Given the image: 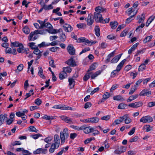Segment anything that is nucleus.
Masks as SVG:
<instances>
[{"instance_id": "64", "label": "nucleus", "mask_w": 155, "mask_h": 155, "mask_svg": "<svg viewBox=\"0 0 155 155\" xmlns=\"http://www.w3.org/2000/svg\"><path fill=\"white\" fill-rule=\"evenodd\" d=\"M31 153L27 150H25L23 153H22L20 155H31Z\"/></svg>"}, {"instance_id": "36", "label": "nucleus", "mask_w": 155, "mask_h": 155, "mask_svg": "<svg viewBox=\"0 0 155 155\" xmlns=\"http://www.w3.org/2000/svg\"><path fill=\"white\" fill-rule=\"evenodd\" d=\"M152 37L153 36L151 35L147 37L143 40V43L145 44L147 42H149L151 41Z\"/></svg>"}, {"instance_id": "37", "label": "nucleus", "mask_w": 155, "mask_h": 155, "mask_svg": "<svg viewBox=\"0 0 155 155\" xmlns=\"http://www.w3.org/2000/svg\"><path fill=\"white\" fill-rule=\"evenodd\" d=\"M63 71L65 72L70 73L71 72V69L68 67H63Z\"/></svg>"}, {"instance_id": "60", "label": "nucleus", "mask_w": 155, "mask_h": 155, "mask_svg": "<svg viewBox=\"0 0 155 155\" xmlns=\"http://www.w3.org/2000/svg\"><path fill=\"white\" fill-rule=\"evenodd\" d=\"M44 27H45L47 28H49L50 29L53 28L52 25L49 22H47L46 23H45Z\"/></svg>"}, {"instance_id": "43", "label": "nucleus", "mask_w": 155, "mask_h": 155, "mask_svg": "<svg viewBox=\"0 0 155 155\" xmlns=\"http://www.w3.org/2000/svg\"><path fill=\"white\" fill-rule=\"evenodd\" d=\"M22 31L23 32L26 34H28L30 32V30L27 26H25L22 29Z\"/></svg>"}, {"instance_id": "58", "label": "nucleus", "mask_w": 155, "mask_h": 155, "mask_svg": "<svg viewBox=\"0 0 155 155\" xmlns=\"http://www.w3.org/2000/svg\"><path fill=\"white\" fill-rule=\"evenodd\" d=\"M95 139V138L94 137H91V138H88L87 139L85 140V141H84V143L85 144H86L88 143H89V142L90 141H91L92 140H94Z\"/></svg>"}, {"instance_id": "55", "label": "nucleus", "mask_w": 155, "mask_h": 155, "mask_svg": "<svg viewBox=\"0 0 155 155\" xmlns=\"http://www.w3.org/2000/svg\"><path fill=\"white\" fill-rule=\"evenodd\" d=\"M128 32L127 30V29H125L121 33L120 35V37H123L125 36Z\"/></svg>"}, {"instance_id": "6", "label": "nucleus", "mask_w": 155, "mask_h": 155, "mask_svg": "<svg viewBox=\"0 0 155 155\" xmlns=\"http://www.w3.org/2000/svg\"><path fill=\"white\" fill-rule=\"evenodd\" d=\"M94 18L95 21L97 22L103 23L104 21L102 15L100 13L94 12Z\"/></svg>"}, {"instance_id": "51", "label": "nucleus", "mask_w": 155, "mask_h": 155, "mask_svg": "<svg viewBox=\"0 0 155 155\" xmlns=\"http://www.w3.org/2000/svg\"><path fill=\"white\" fill-rule=\"evenodd\" d=\"M92 129H93V130H92V131L91 132L93 133V134L94 136H95L96 135L98 134H99L100 132L99 131L96 130L95 128L92 127Z\"/></svg>"}, {"instance_id": "1", "label": "nucleus", "mask_w": 155, "mask_h": 155, "mask_svg": "<svg viewBox=\"0 0 155 155\" xmlns=\"http://www.w3.org/2000/svg\"><path fill=\"white\" fill-rule=\"evenodd\" d=\"M60 137L61 143H64L65 142V140L69 137L68 131L67 128H64L62 131H61Z\"/></svg>"}, {"instance_id": "4", "label": "nucleus", "mask_w": 155, "mask_h": 155, "mask_svg": "<svg viewBox=\"0 0 155 155\" xmlns=\"http://www.w3.org/2000/svg\"><path fill=\"white\" fill-rule=\"evenodd\" d=\"M140 122L143 123H149L153 120V118L149 115L143 116L140 120Z\"/></svg>"}, {"instance_id": "30", "label": "nucleus", "mask_w": 155, "mask_h": 155, "mask_svg": "<svg viewBox=\"0 0 155 155\" xmlns=\"http://www.w3.org/2000/svg\"><path fill=\"white\" fill-rule=\"evenodd\" d=\"M87 73H86L83 78V80L84 81H87L91 77L90 72H87Z\"/></svg>"}, {"instance_id": "44", "label": "nucleus", "mask_w": 155, "mask_h": 155, "mask_svg": "<svg viewBox=\"0 0 155 155\" xmlns=\"http://www.w3.org/2000/svg\"><path fill=\"white\" fill-rule=\"evenodd\" d=\"M127 105L123 103L120 104L118 106V108L120 109H123L126 107Z\"/></svg>"}, {"instance_id": "26", "label": "nucleus", "mask_w": 155, "mask_h": 155, "mask_svg": "<svg viewBox=\"0 0 155 155\" xmlns=\"http://www.w3.org/2000/svg\"><path fill=\"white\" fill-rule=\"evenodd\" d=\"M137 18L138 19V23H143L145 19V14L143 13L141 16H138Z\"/></svg>"}, {"instance_id": "62", "label": "nucleus", "mask_w": 155, "mask_h": 155, "mask_svg": "<svg viewBox=\"0 0 155 155\" xmlns=\"http://www.w3.org/2000/svg\"><path fill=\"white\" fill-rule=\"evenodd\" d=\"M41 101L39 98L36 99L35 101V103L37 105H39L41 103Z\"/></svg>"}, {"instance_id": "12", "label": "nucleus", "mask_w": 155, "mask_h": 155, "mask_svg": "<svg viewBox=\"0 0 155 155\" xmlns=\"http://www.w3.org/2000/svg\"><path fill=\"white\" fill-rule=\"evenodd\" d=\"M85 121L87 123H97L99 121V119L97 117H93L85 119Z\"/></svg>"}, {"instance_id": "17", "label": "nucleus", "mask_w": 155, "mask_h": 155, "mask_svg": "<svg viewBox=\"0 0 155 155\" xmlns=\"http://www.w3.org/2000/svg\"><path fill=\"white\" fill-rule=\"evenodd\" d=\"M90 73H91V79H94L98 75H100L101 72V71L100 70L97 71L94 73L92 72H90Z\"/></svg>"}, {"instance_id": "57", "label": "nucleus", "mask_w": 155, "mask_h": 155, "mask_svg": "<svg viewBox=\"0 0 155 155\" xmlns=\"http://www.w3.org/2000/svg\"><path fill=\"white\" fill-rule=\"evenodd\" d=\"M137 11L132 16H130V17L127 18L126 20V23H129L132 20V18L137 14Z\"/></svg>"}, {"instance_id": "28", "label": "nucleus", "mask_w": 155, "mask_h": 155, "mask_svg": "<svg viewBox=\"0 0 155 155\" xmlns=\"http://www.w3.org/2000/svg\"><path fill=\"white\" fill-rule=\"evenodd\" d=\"M138 43H137L134 45L131 48L128 50V53L129 54H131L133 51H134L135 49L137 47L138 45Z\"/></svg>"}, {"instance_id": "10", "label": "nucleus", "mask_w": 155, "mask_h": 155, "mask_svg": "<svg viewBox=\"0 0 155 155\" xmlns=\"http://www.w3.org/2000/svg\"><path fill=\"white\" fill-rule=\"evenodd\" d=\"M54 143L52 144L59 147L60 142L59 136L58 134H55L54 136Z\"/></svg>"}, {"instance_id": "46", "label": "nucleus", "mask_w": 155, "mask_h": 155, "mask_svg": "<svg viewBox=\"0 0 155 155\" xmlns=\"http://www.w3.org/2000/svg\"><path fill=\"white\" fill-rule=\"evenodd\" d=\"M42 118L44 119L48 120H52L54 119V118L53 117L48 116L46 115H45L43 116Z\"/></svg>"}, {"instance_id": "16", "label": "nucleus", "mask_w": 155, "mask_h": 155, "mask_svg": "<svg viewBox=\"0 0 155 155\" xmlns=\"http://www.w3.org/2000/svg\"><path fill=\"white\" fill-rule=\"evenodd\" d=\"M63 27L64 31L67 32H70L72 30V28L71 26L69 24H64Z\"/></svg>"}, {"instance_id": "47", "label": "nucleus", "mask_w": 155, "mask_h": 155, "mask_svg": "<svg viewBox=\"0 0 155 155\" xmlns=\"http://www.w3.org/2000/svg\"><path fill=\"white\" fill-rule=\"evenodd\" d=\"M146 68V65L144 64H142L140 65L138 68V71H143Z\"/></svg>"}, {"instance_id": "38", "label": "nucleus", "mask_w": 155, "mask_h": 155, "mask_svg": "<svg viewBox=\"0 0 155 155\" xmlns=\"http://www.w3.org/2000/svg\"><path fill=\"white\" fill-rule=\"evenodd\" d=\"M137 87L136 85H134V86H132L129 93V94L130 95L133 94L137 89Z\"/></svg>"}, {"instance_id": "34", "label": "nucleus", "mask_w": 155, "mask_h": 155, "mask_svg": "<svg viewBox=\"0 0 155 155\" xmlns=\"http://www.w3.org/2000/svg\"><path fill=\"white\" fill-rule=\"evenodd\" d=\"M39 70L38 71V74L40 77L42 79H45V77L43 74V71L41 68H38Z\"/></svg>"}, {"instance_id": "45", "label": "nucleus", "mask_w": 155, "mask_h": 155, "mask_svg": "<svg viewBox=\"0 0 155 155\" xmlns=\"http://www.w3.org/2000/svg\"><path fill=\"white\" fill-rule=\"evenodd\" d=\"M110 97V94L107 92H106L103 95V99H102L105 100L109 98Z\"/></svg>"}, {"instance_id": "2", "label": "nucleus", "mask_w": 155, "mask_h": 155, "mask_svg": "<svg viewBox=\"0 0 155 155\" xmlns=\"http://www.w3.org/2000/svg\"><path fill=\"white\" fill-rule=\"evenodd\" d=\"M78 41L79 43L84 42L86 45H91L97 42L96 41H89L84 37L79 38L78 40Z\"/></svg>"}, {"instance_id": "25", "label": "nucleus", "mask_w": 155, "mask_h": 155, "mask_svg": "<svg viewBox=\"0 0 155 155\" xmlns=\"http://www.w3.org/2000/svg\"><path fill=\"white\" fill-rule=\"evenodd\" d=\"M155 18V16L154 15L151 16L147 20L146 24V27H148L150 24L152 22Z\"/></svg>"}, {"instance_id": "23", "label": "nucleus", "mask_w": 155, "mask_h": 155, "mask_svg": "<svg viewBox=\"0 0 155 155\" xmlns=\"http://www.w3.org/2000/svg\"><path fill=\"white\" fill-rule=\"evenodd\" d=\"M126 60L125 59L123 60L117 66L116 68L117 71L119 72L121 70Z\"/></svg>"}, {"instance_id": "18", "label": "nucleus", "mask_w": 155, "mask_h": 155, "mask_svg": "<svg viewBox=\"0 0 155 155\" xmlns=\"http://www.w3.org/2000/svg\"><path fill=\"white\" fill-rule=\"evenodd\" d=\"M122 54H120L115 56L111 61L110 62L112 63H117L120 59Z\"/></svg>"}, {"instance_id": "52", "label": "nucleus", "mask_w": 155, "mask_h": 155, "mask_svg": "<svg viewBox=\"0 0 155 155\" xmlns=\"http://www.w3.org/2000/svg\"><path fill=\"white\" fill-rule=\"evenodd\" d=\"M48 45V43L46 44L45 42H42L41 43L38 44V46L40 48H41L45 46H48L47 45Z\"/></svg>"}, {"instance_id": "7", "label": "nucleus", "mask_w": 155, "mask_h": 155, "mask_svg": "<svg viewBox=\"0 0 155 155\" xmlns=\"http://www.w3.org/2000/svg\"><path fill=\"white\" fill-rule=\"evenodd\" d=\"M39 4L41 6H43L44 9L46 11L52 9L54 8L51 4L48 5H47L44 2H43L42 1L40 2Z\"/></svg>"}, {"instance_id": "56", "label": "nucleus", "mask_w": 155, "mask_h": 155, "mask_svg": "<svg viewBox=\"0 0 155 155\" xmlns=\"http://www.w3.org/2000/svg\"><path fill=\"white\" fill-rule=\"evenodd\" d=\"M59 41H54L52 42L51 43H48V45H47V46H49V45H51L52 46H54L55 45H58V42Z\"/></svg>"}, {"instance_id": "48", "label": "nucleus", "mask_w": 155, "mask_h": 155, "mask_svg": "<svg viewBox=\"0 0 155 155\" xmlns=\"http://www.w3.org/2000/svg\"><path fill=\"white\" fill-rule=\"evenodd\" d=\"M5 116L3 114L0 115V126L3 124L4 121Z\"/></svg>"}, {"instance_id": "5", "label": "nucleus", "mask_w": 155, "mask_h": 155, "mask_svg": "<svg viewBox=\"0 0 155 155\" xmlns=\"http://www.w3.org/2000/svg\"><path fill=\"white\" fill-rule=\"evenodd\" d=\"M18 47L19 48L17 49V51L18 53H25L27 54L29 53V49L28 48H25L22 44H20V45Z\"/></svg>"}, {"instance_id": "24", "label": "nucleus", "mask_w": 155, "mask_h": 155, "mask_svg": "<svg viewBox=\"0 0 155 155\" xmlns=\"http://www.w3.org/2000/svg\"><path fill=\"white\" fill-rule=\"evenodd\" d=\"M67 77V74L63 71L60 72L59 74V78L60 80H62L66 78Z\"/></svg>"}, {"instance_id": "22", "label": "nucleus", "mask_w": 155, "mask_h": 155, "mask_svg": "<svg viewBox=\"0 0 155 155\" xmlns=\"http://www.w3.org/2000/svg\"><path fill=\"white\" fill-rule=\"evenodd\" d=\"M95 11L96 12L100 13L101 12H106V9L102 7L99 6L95 8Z\"/></svg>"}, {"instance_id": "20", "label": "nucleus", "mask_w": 155, "mask_h": 155, "mask_svg": "<svg viewBox=\"0 0 155 155\" xmlns=\"http://www.w3.org/2000/svg\"><path fill=\"white\" fill-rule=\"evenodd\" d=\"M68 81L69 83V85L70 86V88H73L75 85V80L71 78L68 79Z\"/></svg>"}, {"instance_id": "9", "label": "nucleus", "mask_w": 155, "mask_h": 155, "mask_svg": "<svg viewBox=\"0 0 155 155\" xmlns=\"http://www.w3.org/2000/svg\"><path fill=\"white\" fill-rule=\"evenodd\" d=\"M67 49L69 53L71 55H74L75 54V50L74 47L72 45H68L67 47Z\"/></svg>"}, {"instance_id": "39", "label": "nucleus", "mask_w": 155, "mask_h": 155, "mask_svg": "<svg viewBox=\"0 0 155 155\" xmlns=\"http://www.w3.org/2000/svg\"><path fill=\"white\" fill-rule=\"evenodd\" d=\"M97 66V64L96 63H94L92 64L90 66L88 72L90 71H92L94 70Z\"/></svg>"}, {"instance_id": "27", "label": "nucleus", "mask_w": 155, "mask_h": 155, "mask_svg": "<svg viewBox=\"0 0 155 155\" xmlns=\"http://www.w3.org/2000/svg\"><path fill=\"white\" fill-rule=\"evenodd\" d=\"M138 96V95L137 94L131 96L129 97L127 99V102H130L132 101L137 98Z\"/></svg>"}, {"instance_id": "21", "label": "nucleus", "mask_w": 155, "mask_h": 155, "mask_svg": "<svg viewBox=\"0 0 155 155\" xmlns=\"http://www.w3.org/2000/svg\"><path fill=\"white\" fill-rule=\"evenodd\" d=\"M87 24L88 25H91L94 22V20L92 19L91 15H89L86 20Z\"/></svg>"}, {"instance_id": "11", "label": "nucleus", "mask_w": 155, "mask_h": 155, "mask_svg": "<svg viewBox=\"0 0 155 155\" xmlns=\"http://www.w3.org/2000/svg\"><path fill=\"white\" fill-rule=\"evenodd\" d=\"M60 118L62 120H64L66 122L70 124H72L73 121L71 119L67 117L66 116L62 115L60 116Z\"/></svg>"}, {"instance_id": "13", "label": "nucleus", "mask_w": 155, "mask_h": 155, "mask_svg": "<svg viewBox=\"0 0 155 155\" xmlns=\"http://www.w3.org/2000/svg\"><path fill=\"white\" fill-rule=\"evenodd\" d=\"M83 129L82 130H83L84 132L86 134H88L91 133L92 132V127H87L85 125H83Z\"/></svg>"}, {"instance_id": "42", "label": "nucleus", "mask_w": 155, "mask_h": 155, "mask_svg": "<svg viewBox=\"0 0 155 155\" xmlns=\"http://www.w3.org/2000/svg\"><path fill=\"white\" fill-rule=\"evenodd\" d=\"M29 130L31 132H34L36 133L38 132V131L36 129L35 127L34 126H31L29 127Z\"/></svg>"}, {"instance_id": "15", "label": "nucleus", "mask_w": 155, "mask_h": 155, "mask_svg": "<svg viewBox=\"0 0 155 155\" xmlns=\"http://www.w3.org/2000/svg\"><path fill=\"white\" fill-rule=\"evenodd\" d=\"M126 147L124 146H121L118 148L117 150H115L114 152L116 153L119 154L124 152L126 151Z\"/></svg>"}, {"instance_id": "29", "label": "nucleus", "mask_w": 155, "mask_h": 155, "mask_svg": "<svg viewBox=\"0 0 155 155\" xmlns=\"http://www.w3.org/2000/svg\"><path fill=\"white\" fill-rule=\"evenodd\" d=\"M58 146L52 144L49 150V152L51 153H53L54 152L55 150L58 148Z\"/></svg>"}, {"instance_id": "14", "label": "nucleus", "mask_w": 155, "mask_h": 155, "mask_svg": "<svg viewBox=\"0 0 155 155\" xmlns=\"http://www.w3.org/2000/svg\"><path fill=\"white\" fill-rule=\"evenodd\" d=\"M65 63L71 67H74L76 65V63L72 57H71L67 61H66Z\"/></svg>"}, {"instance_id": "53", "label": "nucleus", "mask_w": 155, "mask_h": 155, "mask_svg": "<svg viewBox=\"0 0 155 155\" xmlns=\"http://www.w3.org/2000/svg\"><path fill=\"white\" fill-rule=\"evenodd\" d=\"M52 138L51 137H48L45 138L44 139V141L45 142L47 143H49L52 140Z\"/></svg>"}, {"instance_id": "31", "label": "nucleus", "mask_w": 155, "mask_h": 155, "mask_svg": "<svg viewBox=\"0 0 155 155\" xmlns=\"http://www.w3.org/2000/svg\"><path fill=\"white\" fill-rule=\"evenodd\" d=\"M46 31H48L49 33L52 34H55L58 33V31L57 29H53L51 28L49 29H46Z\"/></svg>"}, {"instance_id": "19", "label": "nucleus", "mask_w": 155, "mask_h": 155, "mask_svg": "<svg viewBox=\"0 0 155 155\" xmlns=\"http://www.w3.org/2000/svg\"><path fill=\"white\" fill-rule=\"evenodd\" d=\"M124 121L126 124H128L132 121V120L129 117L128 115L126 114L124 115Z\"/></svg>"}, {"instance_id": "3", "label": "nucleus", "mask_w": 155, "mask_h": 155, "mask_svg": "<svg viewBox=\"0 0 155 155\" xmlns=\"http://www.w3.org/2000/svg\"><path fill=\"white\" fill-rule=\"evenodd\" d=\"M52 108L56 109H60L63 110H74L75 108H73L71 107H69L64 104L55 105Z\"/></svg>"}, {"instance_id": "32", "label": "nucleus", "mask_w": 155, "mask_h": 155, "mask_svg": "<svg viewBox=\"0 0 155 155\" xmlns=\"http://www.w3.org/2000/svg\"><path fill=\"white\" fill-rule=\"evenodd\" d=\"M152 127L148 125H144L143 127V130H145L146 132H149L151 130Z\"/></svg>"}, {"instance_id": "40", "label": "nucleus", "mask_w": 155, "mask_h": 155, "mask_svg": "<svg viewBox=\"0 0 155 155\" xmlns=\"http://www.w3.org/2000/svg\"><path fill=\"white\" fill-rule=\"evenodd\" d=\"M94 30L96 35L98 37L100 35V30L99 27L98 26H96Z\"/></svg>"}, {"instance_id": "8", "label": "nucleus", "mask_w": 155, "mask_h": 155, "mask_svg": "<svg viewBox=\"0 0 155 155\" xmlns=\"http://www.w3.org/2000/svg\"><path fill=\"white\" fill-rule=\"evenodd\" d=\"M143 103L140 101L136 102L134 103H132L129 104L128 105L129 107L134 108L141 107L143 105Z\"/></svg>"}, {"instance_id": "35", "label": "nucleus", "mask_w": 155, "mask_h": 155, "mask_svg": "<svg viewBox=\"0 0 155 155\" xmlns=\"http://www.w3.org/2000/svg\"><path fill=\"white\" fill-rule=\"evenodd\" d=\"M113 99L116 101H124V100L122 96L120 95H118L113 97Z\"/></svg>"}, {"instance_id": "50", "label": "nucleus", "mask_w": 155, "mask_h": 155, "mask_svg": "<svg viewBox=\"0 0 155 155\" xmlns=\"http://www.w3.org/2000/svg\"><path fill=\"white\" fill-rule=\"evenodd\" d=\"M34 50L33 51V53L36 54V55L39 54H40V51L39 50L38 47H36V48L34 49Z\"/></svg>"}, {"instance_id": "33", "label": "nucleus", "mask_w": 155, "mask_h": 155, "mask_svg": "<svg viewBox=\"0 0 155 155\" xmlns=\"http://www.w3.org/2000/svg\"><path fill=\"white\" fill-rule=\"evenodd\" d=\"M110 25L112 29H114L116 28L118 25V23L116 21H114L113 22H110Z\"/></svg>"}, {"instance_id": "63", "label": "nucleus", "mask_w": 155, "mask_h": 155, "mask_svg": "<svg viewBox=\"0 0 155 155\" xmlns=\"http://www.w3.org/2000/svg\"><path fill=\"white\" fill-rule=\"evenodd\" d=\"M5 51L6 54H11L12 53L11 48L8 47L6 48Z\"/></svg>"}, {"instance_id": "61", "label": "nucleus", "mask_w": 155, "mask_h": 155, "mask_svg": "<svg viewBox=\"0 0 155 155\" xmlns=\"http://www.w3.org/2000/svg\"><path fill=\"white\" fill-rule=\"evenodd\" d=\"M42 136L41 134H38L32 135V137L34 139H38L39 137H41Z\"/></svg>"}, {"instance_id": "41", "label": "nucleus", "mask_w": 155, "mask_h": 155, "mask_svg": "<svg viewBox=\"0 0 155 155\" xmlns=\"http://www.w3.org/2000/svg\"><path fill=\"white\" fill-rule=\"evenodd\" d=\"M77 27L79 28L84 29L86 27V25L84 23H79L77 25Z\"/></svg>"}, {"instance_id": "54", "label": "nucleus", "mask_w": 155, "mask_h": 155, "mask_svg": "<svg viewBox=\"0 0 155 155\" xmlns=\"http://www.w3.org/2000/svg\"><path fill=\"white\" fill-rule=\"evenodd\" d=\"M138 137L137 136H135L134 137L130 139V140L129 142L131 143L136 142L138 140Z\"/></svg>"}, {"instance_id": "59", "label": "nucleus", "mask_w": 155, "mask_h": 155, "mask_svg": "<svg viewBox=\"0 0 155 155\" xmlns=\"http://www.w3.org/2000/svg\"><path fill=\"white\" fill-rule=\"evenodd\" d=\"M82 127L83 125L80 127L74 125L72 126V127L75 130H82V129H83Z\"/></svg>"}, {"instance_id": "49", "label": "nucleus", "mask_w": 155, "mask_h": 155, "mask_svg": "<svg viewBox=\"0 0 155 155\" xmlns=\"http://www.w3.org/2000/svg\"><path fill=\"white\" fill-rule=\"evenodd\" d=\"M119 71H117V70H114L111 72L110 76L112 78H114L116 75Z\"/></svg>"}]
</instances>
